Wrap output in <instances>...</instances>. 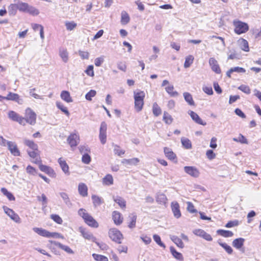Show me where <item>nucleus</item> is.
Listing matches in <instances>:
<instances>
[{
  "label": "nucleus",
  "instance_id": "nucleus-14",
  "mask_svg": "<svg viewBox=\"0 0 261 261\" xmlns=\"http://www.w3.org/2000/svg\"><path fill=\"white\" fill-rule=\"evenodd\" d=\"M49 242L51 244H54L55 246H57L63 250L68 254H74V251L68 246L63 245L62 244L55 241L50 240L49 241Z\"/></svg>",
  "mask_w": 261,
  "mask_h": 261
},
{
  "label": "nucleus",
  "instance_id": "nucleus-7",
  "mask_svg": "<svg viewBox=\"0 0 261 261\" xmlns=\"http://www.w3.org/2000/svg\"><path fill=\"white\" fill-rule=\"evenodd\" d=\"M8 117L12 120L18 122L20 124L24 125L25 120L23 117L13 111H10L8 113Z\"/></svg>",
  "mask_w": 261,
  "mask_h": 261
},
{
  "label": "nucleus",
  "instance_id": "nucleus-40",
  "mask_svg": "<svg viewBox=\"0 0 261 261\" xmlns=\"http://www.w3.org/2000/svg\"><path fill=\"white\" fill-rule=\"evenodd\" d=\"M218 243L222 247H223L225 249V250L227 252V253H228L229 254H231L232 253V252H233L232 249L231 248V247L230 246L228 245L226 243H222L220 240L218 241Z\"/></svg>",
  "mask_w": 261,
  "mask_h": 261
},
{
  "label": "nucleus",
  "instance_id": "nucleus-4",
  "mask_svg": "<svg viewBox=\"0 0 261 261\" xmlns=\"http://www.w3.org/2000/svg\"><path fill=\"white\" fill-rule=\"evenodd\" d=\"M109 235L110 238L115 242L120 244L121 240L123 238V236L121 232L116 228L110 229L109 231Z\"/></svg>",
  "mask_w": 261,
  "mask_h": 261
},
{
  "label": "nucleus",
  "instance_id": "nucleus-6",
  "mask_svg": "<svg viewBox=\"0 0 261 261\" xmlns=\"http://www.w3.org/2000/svg\"><path fill=\"white\" fill-rule=\"evenodd\" d=\"M107 129V125L104 121L102 122L100 124L99 131V139L102 144H105L107 141L106 132Z\"/></svg>",
  "mask_w": 261,
  "mask_h": 261
},
{
  "label": "nucleus",
  "instance_id": "nucleus-57",
  "mask_svg": "<svg viewBox=\"0 0 261 261\" xmlns=\"http://www.w3.org/2000/svg\"><path fill=\"white\" fill-rule=\"evenodd\" d=\"M96 92L95 90H91L86 94L85 98L87 100L91 101L92 100V98L94 97L96 95Z\"/></svg>",
  "mask_w": 261,
  "mask_h": 261
},
{
  "label": "nucleus",
  "instance_id": "nucleus-52",
  "mask_svg": "<svg viewBox=\"0 0 261 261\" xmlns=\"http://www.w3.org/2000/svg\"><path fill=\"white\" fill-rule=\"evenodd\" d=\"M233 140L235 142H240L242 144H247L248 143V141L246 139V138L242 134H240L238 138H233Z\"/></svg>",
  "mask_w": 261,
  "mask_h": 261
},
{
  "label": "nucleus",
  "instance_id": "nucleus-42",
  "mask_svg": "<svg viewBox=\"0 0 261 261\" xmlns=\"http://www.w3.org/2000/svg\"><path fill=\"white\" fill-rule=\"evenodd\" d=\"M1 192L5 195L9 200H14L15 197L13 195L9 192L5 188H2L1 189Z\"/></svg>",
  "mask_w": 261,
  "mask_h": 261
},
{
  "label": "nucleus",
  "instance_id": "nucleus-35",
  "mask_svg": "<svg viewBox=\"0 0 261 261\" xmlns=\"http://www.w3.org/2000/svg\"><path fill=\"white\" fill-rule=\"evenodd\" d=\"M59 195L62 197V199L63 200L66 205H67L68 206H71L72 203L70 201V200L68 197V194L66 193L60 192L59 193Z\"/></svg>",
  "mask_w": 261,
  "mask_h": 261
},
{
  "label": "nucleus",
  "instance_id": "nucleus-38",
  "mask_svg": "<svg viewBox=\"0 0 261 261\" xmlns=\"http://www.w3.org/2000/svg\"><path fill=\"white\" fill-rule=\"evenodd\" d=\"M181 142L186 149H189L192 148L191 142L189 139L182 137L181 138Z\"/></svg>",
  "mask_w": 261,
  "mask_h": 261
},
{
  "label": "nucleus",
  "instance_id": "nucleus-51",
  "mask_svg": "<svg viewBox=\"0 0 261 261\" xmlns=\"http://www.w3.org/2000/svg\"><path fill=\"white\" fill-rule=\"evenodd\" d=\"M163 120L168 124H171L173 121L171 116L166 112L164 113Z\"/></svg>",
  "mask_w": 261,
  "mask_h": 261
},
{
  "label": "nucleus",
  "instance_id": "nucleus-30",
  "mask_svg": "<svg viewBox=\"0 0 261 261\" xmlns=\"http://www.w3.org/2000/svg\"><path fill=\"white\" fill-rule=\"evenodd\" d=\"M39 169L41 171L49 175H51L52 174H55L53 169L47 166L40 164L39 165Z\"/></svg>",
  "mask_w": 261,
  "mask_h": 261
},
{
  "label": "nucleus",
  "instance_id": "nucleus-62",
  "mask_svg": "<svg viewBox=\"0 0 261 261\" xmlns=\"http://www.w3.org/2000/svg\"><path fill=\"white\" fill-rule=\"evenodd\" d=\"M82 162L86 164H88L91 162V157L87 153H85L83 154L82 158Z\"/></svg>",
  "mask_w": 261,
  "mask_h": 261
},
{
  "label": "nucleus",
  "instance_id": "nucleus-56",
  "mask_svg": "<svg viewBox=\"0 0 261 261\" xmlns=\"http://www.w3.org/2000/svg\"><path fill=\"white\" fill-rule=\"evenodd\" d=\"M37 200L39 201H42V205L46 207L47 203V199L45 194H42L41 196H37Z\"/></svg>",
  "mask_w": 261,
  "mask_h": 261
},
{
  "label": "nucleus",
  "instance_id": "nucleus-41",
  "mask_svg": "<svg viewBox=\"0 0 261 261\" xmlns=\"http://www.w3.org/2000/svg\"><path fill=\"white\" fill-rule=\"evenodd\" d=\"M59 54L63 61L65 63H67L68 61V53L67 50L64 49H60Z\"/></svg>",
  "mask_w": 261,
  "mask_h": 261
},
{
  "label": "nucleus",
  "instance_id": "nucleus-33",
  "mask_svg": "<svg viewBox=\"0 0 261 261\" xmlns=\"http://www.w3.org/2000/svg\"><path fill=\"white\" fill-rule=\"evenodd\" d=\"M167 200L166 196L164 194L159 193L157 194L156 201L158 203L161 204H164L166 203Z\"/></svg>",
  "mask_w": 261,
  "mask_h": 261
},
{
  "label": "nucleus",
  "instance_id": "nucleus-5",
  "mask_svg": "<svg viewBox=\"0 0 261 261\" xmlns=\"http://www.w3.org/2000/svg\"><path fill=\"white\" fill-rule=\"evenodd\" d=\"M3 208L5 213L14 222L19 223H20V218L19 216L14 212V211L8 207L6 206H3Z\"/></svg>",
  "mask_w": 261,
  "mask_h": 261
},
{
  "label": "nucleus",
  "instance_id": "nucleus-20",
  "mask_svg": "<svg viewBox=\"0 0 261 261\" xmlns=\"http://www.w3.org/2000/svg\"><path fill=\"white\" fill-rule=\"evenodd\" d=\"M58 163L62 170V171L65 173V174L69 175V167L66 161L63 160L62 158H60L58 159Z\"/></svg>",
  "mask_w": 261,
  "mask_h": 261
},
{
  "label": "nucleus",
  "instance_id": "nucleus-2",
  "mask_svg": "<svg viewBox=\"0 0 261 261\" xmlns=\"http://www.w3.org/2000/svg\"><path fill=\"white\" fill-rule=\"evenodd\" d=\"M233 24L234 27V31L238 35L245 33L249 30L248 24L240 20H234Z\"/></svg>",
  "mask_w": 261,
  "mask_h": 261
},
{
  "label": "nucleus",
  "instance_id": "nucleus-12",
  "mask_svg": "<svg viewBox=\"0 0 261 261\" xmlns=\"http://www.w3.org/2000/svg\"><path fill=\"white\" fill-rule=\"evenodd\" d=\"M193 233L196 236L203 238L206 241H211L213 240L212 237L210 234L206 233L205 231L202 229H195L193 231Z\"/></svg>",
  "mask_w": 261,
  "mask_h": 261
},
{
  "label": "nucleus",
  "instance_id": "nucleus-49",
  "mask_svg": "<svg viewBox=\"0 0 261 261\" xmlns=\"http://www.w3.org/2000/svg\"><path fill=\"white\" fill-rule=\"evenodd\" d=\"M170 251L172 255L177 259H182V255L181 253L177 252L173 247H170Z\"/></svg>",
  "mask_w": 261,
  "mask_h": 261
},
{
  "label": "nucleus",
  "instance_id": "nucleus-11",
  "mask_svg": "<svg viewBox=\"0 0 261 261\" xmlns=\"http://www.w3.org/2000/svg\"><path fill=\"white\" fill-rule=\"evenodd\" d=\"M209 64L212 70L217 74H220L221 72L217 61L214 58H210L209 59Z\"/></svg>",
  "mask_w": 261,
  "mask_h": 261
},
{
  "label": "nucleus",
  "instance_id": "nucleus-36",
  "mask_svg": "<svg viewBox=\"0 0 261 261\" xmlns=\"http://www.w3.org/2000/svg\"><path fill=\"white\" fill-rule=\"evenodd\" d=\"M129 218L130 220L128 226L130 228H134L136 226V223L137 220V215L135 214H131L129 216Z\"/></svg>",
  "mask_w": 261,
  "mask_h": 261
},
{
  "label": "nucleus",
  "instance_id": "nucleus-43",
  "mask_svg": "<svg viewBox=\"0 0 261 261\" xmlns=\"http://www.w3.org/2000/svg\"><path fill=\"white\" fill-rule=\"evenodd\" d=\"M185 100L191 106L194 105V101L193 99L192 95L188 92L184 93Z\"/></svg>",
  "mask_w": 261,
  "mask_h": 261
},
{
  "label": "nucleus",
  "instance_id": "nucleus-34",
  "mask_svg": "<svg viewBox=\"0 0 261 261\" xmlns=\"http://www.w3.org/2000/svg\"><path fill=\"white\" fill-rule=\"evenodd\" d=\"M8 13L10 15L14 16L18 10L17 4H12L8 7Z\"/></svg>",
  "mask_w": 261,
  "mask_h": 261
},
{
  "label": "nucleus",
  "instance_id": "nucleus-39",
  "mask_svg": "<svg viewBox=\"0 0 261 261\" xmlns=\"http://www.w3.org/2000/svg\"><path fill=\"white\" fill-rule=\"evenodd\" d=\"M171 240L179 247L183 248L184 244L181 240L176 236H173L171 237Z\"/></svg>",
  "mask_w": 261,
  "mask_h": 261
},
{
  "label": "nucleus",
  "instance_id": "nucleus-55",
  "mask_svg": "<svg viewBox=\"0 0 261 261\" xmlns=\"http://www.w3.org/2000/svg\"><path fill=\"white\" fill-rule=\"evenodd\" d=\"M92 256L97 261H108V258L104 255L94 253Z\"/></svg>",
  "mask_w": 261,
  "mask_h": 261
},
{
  "label": "nucleus",
  "instance_id": "nucleus-27",
  "mask_svg": "<svg viewBox=\"0 0 261 261\" xmlns=\"http://www.w3.org/2000/svg\"><path fill=\"white\" fill-rule=\"evenodd\" d=\"M14 2L17 3L18 9L20 11L27 12L29 5L28 3L20 2L19 0H14Z\"/></svg>",
  "mask_w": 261,
  "mask_h": 261
},
{
  "label": "nucleus",
  "instance_id": "nucleus-59",
  "mask_svg": "<svg viewBox=\"0 0 261 261\" xmlns=\"http://www.w3.org/2000/svg\"><path fill=\"white\" fill-rule=\"evenodd\" d=\"M154 241L161 247L165 248V244L162 242L160 237L158 234H154L153 236Z\"/></svg>",
  "mask_w": 261,
  "mask_h": 261
},
{
  "label": "nucleus",
  "instance_id": "nucleus-17",
  "mask_svg": "<svg viewBox=\"0 0 261 261\" xmlns=\"http://www.w3.org/2000/svg\"><path fill=\"white\" fill-rule=\"evenodd\" d=\"M188 114L196 123L202 125H205L206 124V123L203 122L200 117L194 112L189 111Z\"/></svg>",
  "mask_w": 261,
  "mask_h": 261
},
{
  "label": "nucleus",
  "instance_id": "nucleus-21",
  "mask_svg": "<svg viewBox=\"0 0 261 261\" xmlns=\"http://www.w3.org/2000/svg\"><path fill=\"white\" fill-rule=\"evenodd\" d=\"M78 191L82 196L86 197L88 195V187L86 184L80 183L78 186Z\"/></svg>",
  "mask_w": 261,
  "mask_h": 261
},
{
  "label": "nucleus",
  "instance_id": "nucleus-44",
  "mask_svg": "<svg viewBox=\"0 0 261 261\" xmlns=\"http://www.w3.org/2000/svg\"><path fill=\"white\" fill-rule=\"evenodd\" d=\"M56 106L62 112H63L66 116H69L70 113L67 110V108L65 107L61 102L57 101Z\"/></svg>",
  "mask_w": 261,
  "mask_h": 261
},
{
  "label": "nucleus",
  "instance_id": "nucleus-8",
  "mask_svg": "<svg viewBox=\"0 0 261 261\" xmlns=\"http://www.w3.org/2000/svg\"><path fill=\"white\" fill-rule=\"evenodd\" d=\"M79 231L81 233L82 236L85 239L91 240L93 242H96V238L91 232L87 230L86 228L83 227H80L79 228Z\"/></svg>",
  "mask_w": 261,
  "mask_h": 261
},
{
  "label": "nucleus",
  "instance_id": "nucleus-23",
  "mask_svg": "<svg viewBox=\"0 0 261 261\" xmlns=\"http://www.w3.org/2000/svg\"><path fill=\"white\" fill-rule=\"evenodd\" d=\"M33 230L34 232L38 233L39 235L46 238H48L49 234H50V232L42 228L34 227Z\"/></svg>",
  "mask_w": 261,
  "mask_h": 261
},
{
  "label": "nucleus",
  "instance_id": "nucleus-9",
  "mask_svg": "<svg viewBox=\"0 0 261 261\" xmlns=\"http://www.w3.org/2000/svg\"><path fill=\"white\" fill-rule=\"evenodd\" d=\"M7 147L11 153L14 156H19L20 151L17 148L16 144L12 141L7 142Z\"/></svg>",
  "mask_w": 261,
  "mask_h": 261
},
{
  "label": "nucleus",
  "instance_id": "nucleus-19",
  "mask_svg": "<svg viewBox=\"0 0 261 261\" xmlns=\"http://www.w3.org/2000/svg\"><path fill=\"white\" fill-rule=\"evenodd\" d=\"M37 150L28 151L29 156L34 159L33 161L36 164H39L41 163V159L39 154L36 152Z\"/></svg>",
  "mask_w": 261,
  "mask_h": 261
},
{
  "label": "nucleus",
  "instance_id": "nucleus-63",
  "mask_svg": "<svg viewBox=\"0 0 261 261\" xmlns=\"http://www.w3.org/2000/svg\"><path fill=\"white\" fill-rule=\"evenodd\" d=\"M93 68L94 67L93 65H89L87 69L85 70V72L89 76H93L94 75Z\"/></svg>",
  "mask_w": 261,
  "mask_h": 261
},
{
  "label": "nucleus",
  "instance_id": "nucleus-10",
  "mask_svg": "<svg viewBox=\"0 0 261 261\" xmlns=\"http://www.w3.org/2000/svg\"><path fill=\"white\" fill-rule=\"evenodd\" d=\"M185 172L194 177H197L199 175V170L193 166H185L184 167Z\"/></svg>",
  "mask_w": 261,
  "mask_h": 261
},
{
  "label": "nucleus",
  "instance_id": "nucleus-28",
  "mask_svg": "<svg viewBox=\"0 0 261 261\" xmlns=\"http://www.w3.org/2000/svg\"><path fill=\"white\" fill-rule=\"evenodd\" d=\"M61 97L67 102H72V99L70 96L69 92L67 91H63L61 93Z\"/></svg>",
  "mask_w": 261,
  "mask_h": 261
},
{
  "label": "nucleus",
  "instance_id": "nucleus-45",
  "mask_svg": "<svg viewBox=\"0 0 261 261\" xmlns=\"http://www.w3.org/2000/svg\"><path fill=\"white\" fill-rule=\"evenodd\" d=\"M103 184L110 186L113 184V178L110 174H107L102 179Z\"/></svg>",
  "mask_w": 261,
  "mask_h": 261
},
{
  "label": "nucleus",
  "instance_id": "nucleus-53",
  "mask_svg": "<svg viewBox=\"0 0 261 261\" xmlns=\"http://www.w3.org/2000/svg\"><path fill=\"white\" fill-rule=\"evenodd\" d=\"M27 12L33 15H37L39 14V11L37 9L30 5H29Z\"/></svg>",
  "mask_w": 261,
  "mask_h": 261
},
{
  "label": "nucleus",
  "instance_id": "nucleus-47",
  "mask_svg": "<svg viewBox=\"0 0 261 261\" xmlns=\"http://www.w3.org/2000/svg\"><path fill=\"white\" fill-rule=\"evenodd\" d=\"M113 146L114 147V152L115 154L118 156H121L125 153V150L121 149L119 146L116 144H113Z\"/></svg>",
  "mask_w": 261,
  "mask_h": 261
},
{
  "label": "nucleus",
  "instance_id": "nucleus-48",
  "mask_svg": "<svg viewBox=\"0 0 261 261\" xmlns=\"http://www.w3.org/2000/svg\"><path fill=\"white\" fill-rule=\"evenodd\" d=\"M194 57L192 55H189L186 58L185 62L184 63L185 68H187L189 67L193 63Z\"/></svg>",
  "mask_w": 261,
  "mask_h": 261
},
{
  "label": "nucleus",
  "instance_id": "nucleus-24",
  "mask_svg": "<svg viewBox=\"0 0 261 261\" xmlns=\"http://www.w3.org/2000/svg\"><path fill=\"white\" fill-rule=\"evenodd\" d=\"M130 21V17L127 13L123 11L121 14V23L123 25L127 24Z\"/></svg>",
  "mask_w": 261,
  "mask_h": 261
},
{
  "label": "nucleus",
  "instance_id": "nucleus-13",
  "mask_svg": "<svg viewBox=\"0 0 261 261\" xmlns=\"http://www.w3.org/2000/svg\"><path fill=\"white\" fill-rule=\"evenodd\" d=\"M79 141V137L75 134H71L67 138V142L71 147L76 146Z\"/></svg>",
  "mask_w": 261,
  "mask_h": 261
},
{
  "label": "nucleus",
  "instance_id": "nucleus-18",
  "mask_svg": "<svg viewBox=\"0 0 261 261\" xmlns=\"http://www.w3.org/2000/svg\"><path fill=\"white\" fill-rule=\"evenodd\" d=\"M112 217L114 222L116 225H120L123 222V218L121 216V214L119 212L114 211L113 212Z\"/></svg>",
  "mask_w": 261,
  "mask_h": 261
},
{
  "label": "nucleus",
  "instance_id": "nucleus-1",
  "mask_svg": "<svg viewBox=\"0 0 261 261\" xmlns=\"http://www.w3.org/2000/svg\"><path fill=\"white\" fill-rule=\"evenodd\" d=\"M79 215L84 220L85 222L89 226L97 228L98 223L88 213L86 212V210L83 208H80L78 212Z\"/></svg>",
  "mask_w": 261,
  "mask_h": 261
},
{
  "label": "nucleus",
  "instance_id": "nucleus-58",
  "mask_svg": "<svg viewBox=\"0 0 261 261\" xmlns=\"http://www.w3.org/2000/svg\"><path fill=\"white\" fill-rule=\"evenodd\" d=\"M238 89L240 90L242 92L247 94H249L251 92V90L249 86L245 85H242L238 87Z\"/></svg>",
  "mask_w": 261,
  "mask_h": 261
},
{
  "label": "nucleus",
  "instance_id": "nucleus-16",
  "mask_svg": "<svg viewBox=\"0 0 261 261\" xmlns=\"http://www.w3.org/2000/svg\"><path fill=\"white\" fill-rule=\"evenodd\" d=\"M171 208L174 216L176 218H179L181 216V213L179 210V205L176 201H173L171 203Z\"/></svg>",
  "mask_w": 261,
  "mask_h": 261
},
{
  "label": "nucleus",
  "instance_id": "nucleus-32",
  "mask_svg": "<svg viewBox=\"0 0 261 261\" xmlns=\"http://www.w3.org/2000/svg\"><path fill=\"white\" fill-rule=\"evenodd\" d=\"M217 233L225 238L231 237L233 235V233L232 231L223 229H218L217 231Z\"/></svg>",
  "mask_w": 261,
  "mask_h": 261
},
{
  "label": "nucleus",
  "instance_id": "nucleus-15",
  "mask_svg": "<svg viewBox=\"0 0 261 261\" xmlns=\"http://www.w3.org/2000/svg\"><path fill=\"white\" fill-rule=\"evenodd\" d=\"M6 99L8 100H13L17 102L18 104L21 105L23 102V100L19 98L18 94L9 92L7 96L6 97Z\"/></svg>",
  "mask_w": 261,
  "mask_h": 261
},
{
  "label": "nucleus",
  "instance_id": "nucleus-61",
  "mask_svg": "<svg viewBox=\"0 0 261 261\" xmlns=\"http://www.w3.org/2000/svg\"><path fill=\"white\" fill-rule=\"evenodd\" d=\"M241 48L242 50L245 51H249L248 43L246 40L242 39L241 43Z\"/></svg>",
  "mask_w": 261,
  "mask_h": 261
},
{
  "label": "nucleus",
  "instance_id": "nucleus-50",
  "mask_svg": "<svg viewBox=\"0 0 261 261\" xmlns=\"http://www.w3.org/2000/svg\"><path fill=\"white\" fill-rule=\"evenodd\" d=\"M152 111L155 116H158L161 114V109L156 102L153 104Z\"/></svg>",
  "mask_w": 261,
  "mask_h": 261
},
{
  "label": "nucleus",
  "instance_id": "nucleus-60",
  "mask_svg": "<svg viewBox=\"0 0 261 261\" xmlns=\"http://www.w3.org/2000/svg\"><path fill=\"white\" fill-rule=\"evenodd\" d=\"M50 218L59 224H61L63 222L62 218L58 215L52 214L50 215Z\"/></svg>",
  "mask_w": 261,
  "mask_h": 261
},
{
  "label": "nucleus",
  "instance_id": "nucleus-26",
  "mask_svg": "<svg viewBox=\"0 0 261 261\" xmlns=\"http://www.w3.org/2000/svg\"><path fill=\"white\" fill-rule=\"evenodd\" d=\"M164 151L166 156L169 160H173L175 159L176 154L172 151L170 148L165 147Z\"/></svg>",
  "mask_w": 261,
  "mask_h": 261
},
{
  "label": "nucleus",
  "instance_id": "nucleus-25",
  "mask_svg": "<svg viewBox=\"0 0 261 261\" xmlns=\"http://www.w3.org/2000/svg\"><path fill=\"white\" fill-rule=\"evenodd\" d=\"M114 201L117 203L121 208H125L126 206V201L120 196H113Z\"/></svg>",
  "mask_w": 261,
  "mask_h": 261
},
{
  "label": "nucleus",
  "instance_id": "nucleus-31",
  "mask_svg": "<svg viewBox=\"0 0 261 261\" xmlns=\"http://www.w3.org/2000/svg\"><path fill=\"white\" fill-rule=\"evenodd\" d=\"M24 144L32 149L33 150H38V145L32 140L24 139Z\"/></svg>",
  "mask_w": 261,
  "mask_h": 261
},
{
  "label": "nucleus",
  "instance_id": "nucleus-29",
  "mask_svg": "<svg viewBox=\"0 0 261 261\" xmlns=\"http://www.w3.org/2000/svg\"><path fill=\"white\" fill-rule=\"evenodd\" d=\"M91 198L93 201V205L95 207L100 205L103 202L102 199L101 197L95 195H93Z\"/></svg>",
  "mask_w": 261,
  "mask_h": 261
},
{
  "label": "nucleus",
  "instance_id": "nucleus-22",
  "mask_svg": "<svg viewBox=\"0 0 261 261\" xmlns=\"http://www.w3.org/2000/svg\"><path fill=\"white\" fill-rule=\"evenodd\" d=\"M245 239L242 238H239L234 239L232 242V246L237 249H241L244 245Z\"/></svg>",
  "mask_w": 261,
  "mask_h": 261
},
{
  "label": "nucleus",
  "instance_id": "nucleus-64",
  "mask_svg": "<svg viewBox=\"0 0 261 261\" xmlns=\"http://www.w3.org/2000/svg\"><path fill=\"white\" fill-rule=\"evenodd\" d=\"M206 155L207 158L210 160H212L215 159L216 157L215 153L214 152V151L212 150H211V149L207 150V151L206 152Z\"/></svg>",
  "mask_w": 261,
  "mask_h": 261
},
{
  "label": "nucleus",
  "instance_id": "nucleus-37",
  "mask_svg": "<svg viewBox=\"0 0 261 261\" xmlns=\"http://www.w3.org/2000/svg\"><path fill=\"white\" fill-rule=\"evenodd\" d=\"M166 91L171 96V97H177L178 95V93L177 91H174V87L173 85H169L165 88Z\"/></svg>",
  "mask_w": 261,
  "mask_h": 261
},
{
  "label": "nucleus",
  "instance_id": "nucleus-46",
  "mask_svg": "<svg viewBox=\"0 0 261 261\" xmlns=\"http://www.w3.org/2000/svg\"><path fill=\"white\" fill-rule=\"evenodd\" d=\"M135 101L144 100L145 97V93L144 91L134 92Z\"/></svg>",
  "mask_w": 261,
  "mask_h": 261
},
{
  "label": "nucleus",
  "instance_id": "nucleus-54",
  "mask_svg": "<svg viewBox=\"0 0 261 261\" xmlns=\"http://www.w3.org/2000/svg\"><path fill=\"white\" fill-rule=\"evenodd\" d=\"M144 105V100L135 101V108L137 112L142 110Z\"/></svg>",
  "mask_w": 261,
  "mask_h": 261
},
{
  "label": "nucleus",
  "instance_id": "nucleus-3",
  "mask_svg": "<svg viewBox=\"0 0 261 261\" xmlns=\"http://www.w3.org/2000/svg\"><path fill=\"white\" fill-rule=\"evenodd\" d=\"M36 113L30 108H28L25 110V117L23 119L25 120L24 125L27 123L34 125L36 122Z\"/></svg>",
  "mask_w": 261,
  "mask_h": 261
}]
</instances>
